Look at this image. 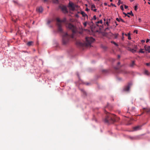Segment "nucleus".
<instances>
[{
	"mask_svg": "<svg viewBox=\"0 0 150 150\" xmlns=\"http://www.w3.org/2000/svg\"><path fill=\"white\" fill-rule=\"evenodd\" d=\"M66 26L67 28L71 30L73 33V35L71 36L67 33H64L62 32V44L64 45H66L67 44L69 41V39L71 37L73 38V34L76 33L77 32V30L76 27L74 26L70 23H68L66 24Z\"/></svg>",
	"mask_w": 150,
	"mask_h": 150,
	"instance_id": "1",
	"label": "nucleus"
},
{
	"mask_svg": "<svg viewBox=\"0 0 150 150\" xmlns=\"http://www.w3.org/2000/svg\"><path fill=\"white\" fill-rule=\"evenodd\" d=\"M105 112L106 114L104 121L107 123H113L116 121L115 116L114 114L108 113L106 111Z\"/></svg>",
	"mask_w": 150,
	"mask_h": 150,
	"instance_id": "2",
	"label": "nucleus"
},
{
	"mask_svg": "<svg viewBox=\"0 0 150 150\" xmlns=\"http://www.w3.org/2000/svg\"><path fill=\"white\" fill-rule=\"evenodd\" d=\"M86 41L85 42L82 43L79 42V45L83 47H88L91 46V45L95 40L92 37H86Z\"/></svg>",
	"mask_w": 150,
	"mask_h": 150,
	"instance_id": "3",
	"label": "nucleus"
},
{
	"mask_svg": "<svg viewBox=\"0 0 150 150\" xmlns=\"http://www.w3.org/2000/svg\"><path fill=\"white\" fill-rule=\"evenodd\" d=\"M57 22V25L58 27V31L60 33H62L63 30L62 28V22H64L66 21V19L64 18L62 20H61L57 18L56 19Z\"/></svg>",
	"mask_w": 150,
	"mask_h": 150,
	"instance_id": "4",
	"label": "nucleus"
},
{
	"mask_svg": "<svg viewBox=\"0 0 150 150\" xmlns=\"http://www.w3.org/2000/svg\"><path fill=\"white\" fill-rule=\"evenodd\" d=\"M68 7L69 8L70 10L74 11L75 10L76 5L72 2H69V3Z\"/></svg>",
	"mask_w": 150,
	"mask_h": 150,
	"instance_id": "5",
	"label": "nucleus"
},
{
	"mask_svg": "<svg viewBox=\"0 0 150 150\" xmlns=\"http://www.w3.org/2000/svg\"><path fill=\"white\" fill-rule=\"evenodd\" d=\"M60 8L63 13H67L68 11L67 10V7L66 6H62L60 7Z\"/></svg>",
	"mask_w": 150,
	"mask_h": 150,
	"instance_id": "6",
	"label": "nucleus"
},
{
	"mask_svg": "<svg viewBox=\"0 0 150 150\" xmlns=\"http://www.w3.org/2000/svg\"><path fill=\"white\" fill-rule=\"evenodd\" d=\"M129 72L125 69H121L119 71V73H121L123 74H127Z\"/></svg>",
	"mask_w": 150,
	"mask_h": 150,
	"instance_id": "7",
	"label": "nucleus"
},
{
	"mask_svg": "<svg viewBox=\"0 0 150 150\" xmlns=\"http://www.w3.org/2000/svg\"><path fill=\"white\" fill-rule=\"evenodd\" d=\"M36 10L37 12L39 13H42L43 11V8L41 7L37 8Z\"/></svg>",
	"mask_w": 150,
	"mask_h": 150,
	"instance_id": "8",
	"label": "nucleus"
},
{
	"mask_svg": "<svg viewBox=\"0 0 150 150\" xmlns=\"http://www.w3.org/2000/svg\"><path fill=\"white\" fill-rule=\"evenodd\" d=\"M144 48L147 51L149 52H150V46H145Z\"/></svg>",
	"mask_w": 150,
	"mask_h": 150,
	"instance_id": "9",
	"label": "nucleus"
},
{
	"mask_svg": "<svg viewBox=\"0 0 150 150\" xmlns=\"http://www.w3.org/2000/svg\"><path fill=\"white\" fill-rule=\"evenodd\" d=\"M130 86L129 85L126 86L124 89L123 90L125 91H128L129 90Z\"/></svg>",
	"mask_w": 150,
	"mask_h": 150,
	"instance_id": "10",
	"label": "nucleus"
},
{
	"mask_svg": "<svg viewBox=\"0 0 150 150\" xmlns=\"http://www.w3.org/2000/svg\"><path fill=\"white\" fill-rule=\"evenodd\" d=\"M141 127L140 126H137L133 128L134 131H137L140 129Z\"/></svg>",
	"mask_w": 150,
	"mask_h": 150,
	"instance_id": "11",
	"label": "nucleus"
},
{
	"mask_svg": "<svg viewBox=\"0 0 150 150\" xmlns=\"http://www.w3.org/2000/svg\"><path fill=\"white\" fill-rule=\"evenodd\" d=\"M135 61H132L131 63L129 64V66L131 67H133L134 65H135Z\"/></svg>",
	"mask_w": 150,
	"mask_h": 150,
	"instance_id": "12",
	"label": "nucleus"
},
{
	"mask_svg": "<svg viewBox=\"0 0 150 150\" xmlns=\"http://www.w3.org/2000/svg\"><path fill=\"white\" fill-rule=\"evenodd\" d=\"M144 111L148 114H150V108H144Z\"/></svg>",
	"mask_w": 150,
	"mask_h": 150,
	"instance_id": "13",
	"label": "nucleus"
},
{
	"mask_svg": "<svg viewBox=\"0 0 150 150\" xmlns=\"http://www.w3.org/2000/svg\"><path fill=\"white\" fill-rule=\"evenodd\" d=\"M91 9L93 11L95 12H96V9H93L95 8V6L94 4H93L91 5Z\"/></svg>",
	"mask_w": 150,
	"mask_h": 150,
	"instance_id": "14",
	"label": "nucleus"
},
{
	"mask_svg": "<svg viewBox=\"0 0 150 150\" xmlns=\"http://www.w3.org/2000/svg\"><path fill=\"white\" fill-rule=\"evenodd\" d=\"M102 22H103L102 20H100L99 21H97V22H96V25L97 26H98V24H99V23L102 24Z\"/></svg>",
	"mask_w": 150,
	"mask_h": 150,
	"instance_id": "15",
	"label": "nucleus"
},
{
	"mask_svg": "<svg viewBox=\"0 0 150 150\" xmlns=\"http://www.w3.org/2000/svg\"><path fill=\"white\" fill-rule=\"evenodd\" d=\"M81 13L82 15L83 16V17H85L86 16H88L83 11H81Z\"/></svg>",
	"mask_w": 150,
	"mask_h": 150,
	"instance_id": "16",
	"label": "nucleus"
},
{
	"mask_svg": "<svg viewBox=\"0 0 150 150\" xmlns=\"http://www.w3.org/2000/svg\"><path fill=\"white\" fill-rule=\"evenodd\" d=\"M33 43V41H30L27 43V45L28 46H30L32 45Z\"/></svg>",
	"mask_w": 150,
	"mask_h": 150,
	"instance_id": "17",
	"label": "nucleus"
},
{
	"mask_svg": "<svg viewBox=\"0 0 150 150\" xmlns=\"http://www.w3.org/2000/svg\"><path fill=\"white\" fill-rule=\"evenodd\" d=\"M112 34L114 36L115 38H117L118 35V33L115 34Z\"/></svg>",
	"mask_w": 150,
	"mask_h": 150,
	"instance_id": "18",
	"label": "nucleus"
},
{
	"mask_svg": "<svg viewBox=\"0 0 150 150\" xmlns=\"http://www.w3.org/2000/svg\"><path fill=\"white\" fill-rule=\"evenodd\" d=\"M144 74L147 75H149V73L148 70H145L144 71Z\"/></svg>",
	"mask_w": 150,
	"mask_h": 150,
	"instance_id": "19",
	"label": "nucleus"
},
{
	"mask_svg": "<svg viewBox=\"0 0 150 150\" xmlns=\"http://www.w3.org/2000/svg\"><path fill=\"white\" fill-rule=\"evenodd\" d=\"M129 50H130L132 53H134L136 52V50L134 49L130 48Z\"/></svg>",
	"mask_w": 150,
	"mask_h": 150,
	"instance_id": "20",
	"label": "nucleus"
},
{
	"mask_svg": "<svg viewBox=\"0 0 150 150\" xmlns=\"http://www.w3.org/2000/svg\"><path fill=\"white\" fill-rule=\"evenodd\" d=\"M81 90L84 95H85V96L86 95V92L84 91L83 89H81Z\"/></svg>",
	"mask_w": 150,
	"mask_h": 150,
	"instance_id": "21",
	"label": "nucleus"
},
{
	"mask_svg": "<svg viewBox=\"0 0 150 150\" xmlns=\"http://www.w3.org/2000/svg\"><path fill=\"white\" fill-rule=\"evenodd\" d=\"M127 13L128 14L131 15L132 16H134V14L132 12V11H131L130 12Z\"/></svg>",
	"mask_w": 150,
	"mask_h": 150,
	"instance_id": "22",
	"label": "nucleus"
},
{
	"mask_svg": "<svg viewBox=\"0 0 150 150\" xmlns=\"http://www.w3.org/2000/svg\"><path fill=\"white\" fill-rule=\"evenodd\" d=\"M110 19H107V21L106 22V24L108 26L109 25V23L110 22Z\"/></svg>",
	"mask_w": 150,
	"mask_h": 150,
	"instance_id": "23",
	"label": "nucleus"
},
{
	"mask_svg": "<svg viewBox=\"0 0 150 150\" xmlns=\"http://www.w3.org/2000/svg\"><path fill=\"white\" fill-rule=\"evenodd\" d=\"M127 36H128V39L129 40H130L131 39V38L130 37V33H128V34H127Z\"/></svg>",
	"mask_w": 150,
	"mask_h": 150,
	"instance_id": "24",
	"label": "nucleus"
},
{
	"mask_svg": "<svg viewBox=\"0 0 150 150\" xmlns=\"http://www.w3.org/2000/svg\"><path fill=\"white\" fill-rule=\"evenodd\" d=\"M111 42L112 43H113V44H114L115 45H116V46H118V45H117V44L115 42H114V41H112Z\"/></svg>",
	"mask_w": 150,
	"mask_h": 150,
	"instance_id": "25",
	"label": "nucleus"
},
{
	"mask_svg": "<svg viewBox=\"0 0 150 150\" xmlns=\"http://www.w3.org/2000/svg\"><path fill=\"white\" fill-rule=\"evenodd\" d=\"M139 52L142 53H144V51H143V49H141L140 50Z\"/></svg>",
	"mask_w": 150,
	"mask_h": 150,
	"instance_id": "26",
	"label": "nucleus"
},
{
	"mask_svg": "<svg viewBox=\"0 0 150 150\" xmlns=\"http://www.w3.org/2000/svg\"><path fill=\"white\" fill-rule=\"evenodd\" d=\"M83 25L84 27H86V26L87 25V22H85L83 23Z\"/></svg>",
	"mask_w": 150,
	"mask_h": 150,
	"instance_id": "27",
	"label": "nucleus"
},
{
	"mask_svg": "<svg viewBox=\"0 0 150 150\" xmlns=\"http://www.w3.org/2000/svg\"><path fill=\"white\" fill-rule=\"evenodd\" d=\"M134 10L135 11H136L137 9V6H134Z\"/></svg>",
	"mask_w": 150,
	"mask_h": 150,
	"instance_id": "28",
	"label": "nucleus"
},
{
	"mask_svg": "<svg viewBox=\"0 0 150 150\" xmlns=\"http://www.w3.org/2000/svg\"><path fill=\"white\" fill-rule=\"evenodd\" d=\"M120 8L122 10H124V8H123V6H122V5L121 6H120Z\"/></svg>",
	"mask_w": 150,
	"mask_h": 150,
	"instance_id": "29",
	"label": "nucleus"
},
{
	"mask_svg": "<svg viewBox=\"0 0 150 150\" xmlns=\"http://www.w3.org/2000/svg\"><path fill=\"white\" fill-rule=\"evenodd\" d=\"M93 19L94 20H96V16L95 15V16H93Z\"/></svg>",
	"mask_w": 150,
	"mask_h": 150,
	"instance_id": "30",
	"label": "nucleus"
},
{
	"mask_svg": "<svg viewBox=\"0 0 150 150\" xmlns=\"http://www.w3.org/2000/svg\"><path fill=\"white\" fill-rule=\"evenodd\" d=\"M116 20L118 22H120V18L119 19L118 18H116Z\"/></svg>",
	"mask_w": 150,
	"mask_h": 150,
	"instance_id": "31",
	"label": "nucleus"
},
{
	"mask_svg": "<svg viewBox=\"0 0 150 150\" xmlns=\"http://www.w3.org/2000/svg\"><path fill=\"white\" fill-rule=\"evenodd\" d=\"M146 64L147 66H150V63H146Z\"/></svg>",
	"mask_w": 150,
	"mask_h": 150,
	"instance_id": "32",
	"label": "nucleus"
},
{
	"mask_svg": "<svg viewBox=\"0 0 150 150\" xmlns=\"http://www.w3.org/2000/svg\"><path fill=\"white\" fill-rule=\"evenodd\" d=\"M43 0V1L45 3L47 2L48 1L47 0Z\"/></svg>",
	"mask_w": 150,
	"mask_h": 150,
	"instance_id": "33",
	"label": "nucleus"
},
{
	"mask_svg": "<svg viewBox=\"0 0 150 150\" xmlns=\"http://www.w3.org/2000/svg\"><path fill=\"white\" fill-rule=\"evenodd\" d=\"M120 21H122V22L123 23H125V22L123 21L122 18H120Z\"/></svg>",
	"mask_w": 150,
	"mask_h": 150,
	"instance_id": "34",
	"label": "nucleus"
},
{
	"mask_svg": "<svg viewBox=\"0 0 150 150\" xmlns=\"http://www.w3.org/2000/svg\"><path fill=\"white\" fill-rule=\"evenodd\" d=\"M111 5H112V6H114L115 7H116V6L115 4H113L112 3H111Z\"/></svg>",
	"mask_w": 150,
	"mask_h": 150,
	"instance_id": "35",
	"label": "nucleus"
},
{
	"mask_svg": "<svg viewBox=\"0 0 150 150\" xmlns=\"http://www.w3.org/2000/svg\"><path fill=\"white\" fill-rule=\"evenodd\" d=\"M128 8V6H126V5H125V8L127 9Z\"/></svg>",
	"mask_w": 150,
	"mask_h": 150,
	"instance_id": "36",
	"label": "nucleus"
},
{
	"mask_svg": "<svg viewBox=\"0 0 150 150\" xmlns=\"http://www.w3.org/2000/svg\"><path fill=\"white\" fill-rule=\"evenodd\" d=\"M137 20H138V21H139V22H141V19L140 18H138Z\"/></svg>",
	"mask_w": 150,
	"mask_h": 150,
	"instance_id": "37",
	"label": "nucleus"
},
{
	"mask_svg": "<svg viewBox=\"0 0 150 150\" xmlns=\"http://www.w3.org/2000/svg\"><path fill=\"white\" fill-rule=\"evenodd\" d=\"M108 30H109V28H107L105 29V30L107 31Z\"/></svg>",
	"mask_w": 150,
	"mask_h": 150,
	"instance_id": "38",
	"label": "nucleus"
},
{
	"mask_svg": "<svg viewBox=\"0 0 150 150\" xmlns=\"http://www.w3.org/2000/svg\"><path fill=\"white\" fill-rule=\"evenodd\" d=\"M134 33H137V30H134Z\"/></svg>",
	"mask_w": 150,
	"mask_h": 150,
	"instance_id": "39",
	"label": "nucleus"
},
{
	"mask_svg": "<svg viewBox=\"0 0 150 150\" xmlns=\"http://www.w3.org/2000/svg\"><path fill=\"white\" fill-rule=\"evenodd\" d=\"M120 0H119L118 2V4L119 5L120 4Z\"/></svg>",
	"mask_w": 150,
	"mask_h": 150,
	"instance_id": "40",
	"label": "nucleus"
},
{
	"mask_svg": "<svg viewBox=\"0 0 150 150\" xmlns=\"http://www.w3.org/2000/svg\"><path fill=\"white\" fill-rule=\"evenodd\" d=\"M123 14H124L125 15V16H127V15L126 13H125L124 12L123 13Z\"/></svg>",
	"mask_w": 150,
	"mask_h": 150,
	"instance_id": "41",
	"label": "nucleus"
},
{
	"mask_svg": "<svg viewBox=\"0 0 150 150\" xmlns=\"http://www.w3.org/2000/svg\"><path fill=\"white\" fill-rule=\"evenodd\" d=\"M150 40L149 39H147V40H146V42L147 43Z\"/></svg>",
	"mask_w": 150,
	"mask_h": 150,
	"instance_id": "42",
	"label": "nucleus"
},
{
	"mask_svg": "<svg viewBox=\"0 0 150 150\" xmlns=\"http://www.w3.org/2000/svg\"><path fill=\"white\" fill-rule=\"evenodd\" d=\"M119 68L118 67H117L115 68V69L116 70H117L119 69Z\"/></svg>",
	"mask_w": 150,
	"mask_h": 150,
	"instance_id": "43",
	"label": "nucleus"
},
{
	"mask_svg": "<svg viewBox=\"0 0 150 150\" xmlns=\"http://www.w3.org/2000/svg\"><path fill=\"white\" fill-rule=\"evenodd\" d=\"M89 10V9L88 8H86V11H88Z\"/></svg>",
	"mask_w": 150,
	"mask_h": 150,
	"instance_id": "44",
	"label": "nucleus"
},
{
	"mask_svg": "<svg viewBox=\"0 0 150 150\" xmlns=\"http://www.w3.org/2000/svg\"><path fill=\"white\" fill-rule=\"evenodd\" d=\"M124 36H122V38H121L122 40H124Z\"/></svg>",
	"mask_w": 150,
	"mask_h": 150,
	"instance_id": "45",
	"label": "nucleus"
},
{
	"mask_svg": "<svg viewBox=\"0 0 150 150\" xmlns=\"http://www.w3.org/2000/svg\"><path fill=\"white\" fill-rule=\"evenodd\" d=\"M142 42H145V40H142Z\"/></svg>",
	"mask_w": 150,
	"mask_h": 150,
	"instance_id": "46",
	"label": "nucleus"
},
{
	"mask_svg": "<svg viewBox=\"0 0 150 150\" xmlns=\"http://www.w3.org/2000/svg\"><path fill=\"white\" fill-rule=\"evenodd\" d=\"M120 64V62H118V63H117V65H119Z\"/></svg>",
	"mask_w": 150,
	"mask_h": 150,
	"instance_id": "47",
	"label": "nucleus"
},
{
	"mask_svg": "<svg viewBox=\"0 0 150 150\" xmlns=\"http://www.w3.org/2000/svg\"><path fill=\"white\" fill-rule=\"evenodd\" d=\"M120 58V56L119 55H118V58Z\"/></svg>",
	"mask_w": 150,
	"mask_h": 150,
	"instance_id": "48",
	"label": "nucleus"
},
{
	"mask_svg": "<svg viewBox=\"0 0 150 150\" xmlns=\"http://www.w3.org/2000/svg\"><path fill=\"white\" fill-rule=\"evenodd\" d=\"M104 4V5H105V6H106V5H107V3H105Z\"/></svg>",
	"mask_w": 150,
	"mask_h": 150,
	"instance_id": "49",
	"label": "nucleus"
},
{
	"mask_svg": "<svg viewBox=\"0 0 150 150\" xmlns=\"http://www.w3.org/2000/svg\"><path fill=\"white\" fill-rule=\"evenodd\" d=\"M115 23H116V25H118V24L115 21Z\"/></svg>",
	"mask_w": 150,
	"mask_h": 150,
	"instance_id": "50",
	"label": "nucleus"
},
{
	"mask_svg": "<svg viewBox=\"0 0 150 150\" xmlns=\"http://www.w3.org/2000/svg\"><path fill=\"white\" fill-rule=\"evenodd\" d=\"M122 36H123V35H124V33H122Z\"/></svg>",
	"mask_w": 150,
	"mask_h": 150,
	"instance_id": "51",
	"label": "nucleus"
},
{
	"mask_svg": "<svg viewBox=\"0 0 150 150\" xmlns=\"http://www.w3.org/2000/svg\"><path fill=\"white\" fill-rule=\"evenodd\" d=\"M58 1L57 0H55V2H57Z\"/></svg>",
	"mask_w": 150,
	"mask_h": 150,
	"instance_id": "52",
	"label": "nucleus"
},
{
	"mask_svg": "<svg viewBox=\"0 0 150 150\" xmlns=\"http://www.w3.org/2000/svg\"><path fill=\"white\" fill-rule=\"evenodd\" d=\"M125 35H126V36H127V34H125Z\"/></svg>",
	"mask_w": 150,
	"mask_h": 150,
	"instance_id": "53",
	"label": "nucleus"
},
{
	"mask_svg": "<svg viewBox=\"0 0 150 150\" xmlns=\"http://www.w3.org/2000/svg\"><path fill=\"white\" fill-rule=\"evenodd\" d=\"M104 21H106V19L105 18L104 19Z\"/></svg>",
	"mask_w": 150,
	"mask_h": 150,
	"instance_id": "54",
	"label": "nucleus"
},
{
	"mask_svg": "<svg viewBox=\"0 0 150 150\" xmlns=\"http://www.w3.org/2000/svg\"><path fill=\"white\" fill-rule=\"evenodd\" d=\"M127 16H128V17H130V16H129V15H127Z\"/></svg>",
	"mask_w": 150,
	"mask_h": 150,
	"instance_id": "55",
	"label": "nucleus"
},
{
	"mask_svg": "<svg viewBox=\"0 0 150 150\" xmlns=\"http://www.w3.org/2000/svg\"><path fill=\"white\" fill-rule=\"evenodd\" d=\"M131 1H134V0H130Z\"/></svg>",
	"mask_w": 150,
	"mask_h": 150,
	"instance_id": "56",
	"label": "nucleus"
},
{
	"mask_svg": "<svg viewBox=\"0 0 150 150\" xmlns=\"http://www.w3.org/2000/svg\"><path fill=\"white\" fill-rule=\"evenodd\" d=\"M110 1L111 2L112 1V0H110Z\"/></svg>",
	"mask_w": 150,
	"mask_h": 150,
	"instance_id": "57",
	"label": "nucleus"
},
{
	"mask_svg": "<svg viewBox=\"0 0 150 150\" xmlns=\"http://www.w3.org/2000/svg\"><path fill=\"white\" fill-rule=\"evenodd\" d=\"M148 4H150V2H148Z\"/></svg>",
	"mask_w": 150,
	"mask_h": 150,
	"instance_id": "58",
	"label": "nucleus"
},
{
	"mask_svg": "<svg viewBox=\"0 0 150 150\" xmlns=\"http://www.w3.org/2000/svg\"><path fill=\"white\" fill-rule=\"evenodd\" d=\"M134 108H133V109L134 110Z\"/></svg>",
	"mask_w": 150,
	"mask_h": 150,
	"instance_id": "59",
	"label": "nucleus"
},
{
	"mask_svg": "<svg viewBox=\"0 0 150 150\" xmlns=\"http://www.w3.org/2000/svg\"><path fill=\"white\" fill-rule=\"evenodd\" d=\"M34 23V22H33V24Z\"/></svg>",
	"mask_w": 150,
	"mask_h": 150,
	"instance_id": "60",
	"label": "nucleus"
},
{
	"mask_svg": "<svg viewBox=\"0 0 150 150\" xmlns=\"http://www.w3.org/2000/svg\"><path fill=\"white\" fill-rule=\"evenodd\" d=\"M132 138H133V137H131V139H132Z\"/></svg>",
	"mask_w": 150,
	"mask_h": 150,
	"instance_id": "61",
	"label": "nucleus"
},
{
	"mask_svg": "<svg viewBox=\"0 0 150 150\" xmlns=\"http://www.w3.org/2000/svg\"><path fill=\"white\" fill-rule=\"evenodd\" d=\"M114 61H115V59H113Z\"/></svg>",
	"mask_w": 150,
	"mask_h": 150,
	"instance_id": "62",
	"label": "nucleus"
},
{
	"mask_svg": "<svg viewBox=\"0 0 150 150\" xmlns=\"http://www.w3.org/2000/svg\"><path fill=\"white\" fill-rule=\"evenodd\" d=\"M94 1H95L96 0H94Z\"/></svg>",
	"mask_w": 150,
	"mask_h": 150,
	"instance_id": "63",
	"label": "nucleus"
}]
</instances>
